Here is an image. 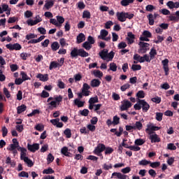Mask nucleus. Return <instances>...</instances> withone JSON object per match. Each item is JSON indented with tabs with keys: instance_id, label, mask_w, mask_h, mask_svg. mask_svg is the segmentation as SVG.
<instances>
[{
	"instance_id": "obj_1",
	"label": "nucleus",
	"mask_w": 179,
	"mask_h": 179,
	"mask_svg": "<svg viewBox=\"0 0 179 179\" xmlns=\"http://www.w3.org/2000/svg\"><path fill=\"white\" fill-rule=\"evenodd\" d=\"M62 96H55L54 97L50 96L48 99L47 104L48 110H54V108H57L58 106H59L61 101H62Z\"/></svg>"
},
{
	"instance_id": "obj_2",
	"label": "nucleus",
	"mask_w": 179,
	"mask_h": 179,
	"mask_svg": "<svg viewBox=\"0 0 179 179\" xmlns=\"http://www.w3.org/2000/svg\"><path fill=\"white\" fill-rule=\"evenodd\" d=\"M99 55L103 61L106 62H110V61H113V58H114V52L111 51L108 53L107 50H104L102 52H99Z\"/></svg>"
},
{
	"instance_id": "obj_3",
	"label": "nucleus",
	"mask_w": 179,
	"mask_h": 179,
	"mask_svg": "<svg viewBox=\"0 0 179 179\" xmlns=\"http://www.w3.org/2000/svg\"><path fill=\"white\" fill-rule=\"evenodd\" d=\"M133 58L135 61H137V62H140L141 64L145 62H150V57L148 55H145L144 56L141 57L138 54H135Z\"/></svg>"
},
{
	"instance_id": "obj_4",
	"label": "nucleus",
	"mask_w": 179,
	"mask_h": 179,
	"mask_svg": "<svg viewBox=\"0 0 179 179\" xmlns=\"http://www.w3.org/2000/svg\"><path fill=\"white\" fill-rule=\"evenodd\" d=\"M64 62H65V59L63 57L59 59V63L58 62H50L49 69L51 71L55 68H60V66L64 65Z\"/></svg>"
},
{
	"instance_id": "obj_5",
	"label": "nucleus",
	"mask_w": 179,
	"mask_h": 179,
	"mask_svg": "<svg viewBox=\"0 0 179 179\" xmlns=\"http://www.w3.org/2000/svg\"><path fill=\"white\" fill-rule=\"evenodd\" d=\"M161 127H157L153 125V123H149L147 124V128L145 129V132L148 134L150 135V134H153V131H159Z\"/></svg>"
},
{
	"instance_id": "obj_6",
	"label": "nucleus",
	"mask_w": 179,
	"mask_h": 179,
	"mask_svg": "<svg viewBox=\"0 0 179 179\" xmlns=\"http://www.w3.org/2000/svg\"><path fill=\"white\" fill-rule=\"evenodd\" d=\"M106 150V145L104 144L99 143L94 150L93 153L96 156H101V152Z\"/></svg>"
},
{
	"instance_id": "obj_7",
	"label": "nucleus",
	"mask_w": 179,
	"mask_h": 179,
	"mask_svg": "<svg viewBox=\"0 0 179 179\" xmlns=\"http://www.w3.org/2000/svg\"><path fill=\"white\" fill-rule=\"evenodd\" d=\"M35 20L29 19L27 20V23L28 24V26H36V24H38V23H40V22L43 21V19L40 15H36L34 17Z\"/></svg>"
},
{
	"instance_id": "obj_8",
	"label": "nucleus",
	"mask_w": 179,
	"mask_h": 179,
	"mask_svg": "<svg viewBox=\"0 0 179 179\" xmlns=\"http://www.w3.org/2000/svg\"><path fill=\"white\" fill-rule=\"evenodd\" d=\"M131 107L132 103L127 99H124L120 106V111H126V110H128V108H131Z\"/></svg>"
},
{
	"instance_id": "obj_9",
	"label": "nucleus",
	"mask_w": 179,
	"mask_h": 179,
	"mask_svg": "<svg viewBox=\"0 0 179 179\" xmlns=\"http://www.w3.org/2000/svg\"><path fill=\"white\" fill-rule=\"evenodd\" d=\"M139 52H141V54H145L146 52L149 51V43L141 41L139 43Z\"/></svg>"
},
{
	"instance_id": "obj_10",
	"label": "nucleus",
	"mask_w": 179,
	"mask_h": 179,
	"mask_svg": "<svg viewBox=\"0 0 179 179\" xmlns=\"http://www.w3.org/2000/svg\"><path fill=\"white\" fill-rule=\"evenodd\" d=\"M6 48L8 50H10L11 51H13V50H15V51H20V50H22V45L19 43H9L6 45Z\"/></svg>"
},
{
	"instance_id": "obj_11",
	"label": "nucleus",
	"mask_w": 179,
	"mask_h": 179,
	"mask_svg": "<svg viewBox=\"0 0 179 179\" xmlns=\"http://www.w3.org/2000/svg\"><path fill=\"white\" fill-rule=\"evenodd\" d=\"M90 89V85H89V84L84 83L83 85L82 93L83 96H87L90 94V91H89Z\"/></svg>"
},
{
	"instance_id": "obj_12",
	"label": "nucleus",
	"mask_w": 179,
	"mask_h": 179,
	"mask_svg": "<svg viewBox=\"0 0 179 179\" xmlns=\"http://www.w3.org/2000/svg\"><path fill=\"white\" fill-rule=\"evenodd\" d=\"M116 16L119 22H124L125 20H127L125 12H117L116 13Z\"/></svg>"
},
{
	"instance_id": "obj_13",
	"label": "nucleus",
	"mask_w": 179,
	"mask_h": 179,
	"mask_svg": "<svg viewBox=\"0 0 179 179\" xmlns=\"http://www.w3.org/2000/svg\"><path fill=\"white\" fill-rule=\"evenodd\" d=\"M28 150L34 153L36 150L40 149V144L34 143L33 145L27 144Z\"/></svg>"
},
{
	"instance_id": "obj_14",
	"label": "nucleus",
	"mask_w": 179,
	"mask_h": 179,
	"mask_svg": "<svg viewBox=\"0 0 179 179\" xmlns=\"http://www.w3.org/2000/svg\"><path fill=\"white\" fill-rule=\"evenodd\" d=\"M140 104L141 105V108H143V111L146 113L149 110V108H150V106L148 102H146L145 100L142 99L140 100Z\"/></svg>"
},
{
	"instance_id": "obj_15",
	"label": "nucleus",
	"mask_w": 179,
	"mask_h": 179,
	"mask_svg": "<svg viewBox=\"0 0 179 179\" xmlns=\"http://www.w3.org/2000/svg\"><path fill=\"white\" fill-rule=\"evenodd\" d=\"M149 135L152 143H156L160 141V138H159V136L156 133H151Z\"/></svg>"
},
{
	"instance_id": "obj_16",
	"label": "nucleus",
	"mask_w": 179,
	"mask_h": 179,
	"mask_svg": "<svg viewBox=\"0 0 179 179\" xmlns=\"http://www.w3.org/2000/svg\"><path fill=\"white\" fill-rule=\"evenodd\" d=\"M51 124L54 125L55 127H57V128H62L64 127V124L62 122H59V118L52 119L50 120Z\"/></svg>"
},
{
	"instance_id": "obj_17",
	"label": "nucleus",
	"mask_w": 179,
	"mask_h": 179,
	"mask_svg": "<svg viewBox=\"0 0 179 179\" xmlns=\"http://www.w3.org/2000/svg\"><path fill=\"white\" fill-rule=\"evenodd\" d=\"M127 175H124L120 172H114L112 173L111 178L127 179Z\"/></svg>"
},
{
	"instance_id": "obj_18",
	"label": "nucleus",
	"mask_w": 179,
	"mask_h": 179,
	"mask_svg": "<svg viewBox=\"0 0 179 179\" xmlns=\"http://www.w3.org/2000/svg\"><path fill=\"white\" fill-rule=\"evenodd\" d=\"M162 64L163 65L165 75L167 76V75H169V60L167 59H165L162 60Z\"/></svg>"
},
{
	"instance_id": "obj_19",
	"label": "nucleus",
	"mask_w": 179,
	"mask_h": 179,
	"mask_svg": "<svg viewBox=\"0 0 179 179\" xmlns=\"http://www.w3.org/2000/svg\"><path fill=\"white\" fill-rule=\"evenodd\" d=\"M166 5L169 9H174V8L177 9L179 8V2L178 1H176L174 3L173 1H170L166 3Z\"/></svg>"
},
{
	"instance_id": "obj_20",
	"label": "nucleus",
	"mask_w": 179,
	"mask_h": 179,
	"mask_svg": "<svg viewBox=\"0 0 179 179\" xmlns=\"http://www.w3.org/2000/svg\"><path fill=\"white\" fill-rule=\"evenodd\" d=\"M37 79H39L41 82H47L49 79L48 74H41L38 73L36 76Z\"/></svg>"
},
{
	"instance_id": "obj_21",
	"label": "nucleus",
	"mask_w": 179,
	"mask_h": 179,
	"mask_svg": "<svg viewBox=\"0 0 179 179\" xmlns=\"http://www.w3.org/2000/svg\"><path fill=\"white\" fill-rule=\"evenodd\" d=\"M127 40L128 41V44H132L135 40V35H134L132 32H129L127 34Z\"/></svg>"
},
{
	"instance_id": "obj_22",
	"label": "nucleus",
	"mask_w": 179,
	"mask_h": 179,
	"mask_svg": "<svg viewBox=\"0 0 179 179\" xmlns=\"http://www.w3.org/2000/svg\"><path fill=\"white\" fill-rule=\"evenodd\" d=\"M17 150H20V159H23L24 157H27V150L24 148H22V147H19L17 148Z\"/></svg>"
},
{
	"instance_id": "obj_23",
	"label": "nucleus",
	"mask_w": 179,
	"mask_h": 179,
	"mask_svg": "<svg viewBox=\"0 0 179 179\" xmlns=\"http://www.w3.org/2000/svg\"><path fill=\"white\" fill-rule=\"evenodd\" d=\"M21 160H23L24 163L27 164L28 167H33V166L34 165L33 161L29 159L27 157L21 159Z\"/></svg>"
},
{
	"instance_id": "obj_24",
	"label": "nucleus",
	"mask_w": 179,
	"mask_h": 179,
	"mask_svg": "<svg viewBox=\"0 0 179 179\" xmlns=\"http://www.w3.org/2000/svg\"><path fill=\"white\" fill-rule=\"evenodd\" d=\"M53 6H54V1H45L44 8H45L47 10H48L49 9H51V8H52Z\"/></svg>"
},
{
	"instance_id": "obj_25",
	"label": "nucleus",
	"mask_w": 179,
	"mask_h": 179,
	"mask_svg": "<svg viewBox=\"0 0 179 179\" xmlns=\"http://www.w3.org/2000/svg\"><path fill=\"white\" fill-rule=\"evenodd\" d=\"M70 55H71V58H76V57H78L79 55V49L74 48L71 50Z\"/></svg>"
},
{
	"instance_id": "obj_26",
	"label": "nucleus",
	"mask_w": 179,
	"mask_h": 179,
	"mask_svg": "<svg viewBox=\"0 0 179 179\" xmlns=\"http://www.w3.org/2000/svg\"><path fill=\"white\" fill-rule=\"evenodd\" d=\"M92 75H94L95 78H99V79H101V78H103V72L99 70H94L92 71Z\"/></svg>"
},
{
	"instance_id": "obj_27",
	"label": "nucleus",
	"mask_w": 179,
	"mask_h": 179,
	"mask_svg": "<svg viewBox=\"0 0 179 179\" xmlns=\"http://www.w3.org/2000/svg\"><path fill=\"white\" fill-rule=\"evenodd\" d=\"M101 83V82L97 79H93L91 81V86L92 87H99L100 86V84Z\"/></svg>"
},
{
	"instance_id": "obj_28",
	"label": "nucleus",
	"mask_w": 179,
	"mask_h": 179,
	"mask_svg": "<svg viewBox=\"0 0 179 179\" xmlns=\"http://www.w3.org/2000/svg\"><path fill=\"white\" fill-rule=\"evenodd\" d=\"M85 40H86V38L85 37V34L83 33H80L77 36V43L78 44H80V43H83V41H85Z\"/></svg>"
},
{
	"instance_id": "obj_29",
	"label": "nucleus",
	"mask_w": 179,
	"mask_h": 179,
	"mask_svg": "<svg viewBox=\"0 0 179 179\" xmlns=\"http://www.w3.org/2000/svg\"><path fill=\"white\" fill-rule=\"evenodd\" d=\"M73 102L78 108L83 107L85 106V101H80L79 99H74Z\"/></svg>"
},
{
	"instance_id": "obj_30",
	"label": "nucleus",
	"mask_w": 179,
	"mask_h": 179,
	"mask_svg": "<svg viewBox=\"0 0 179 179\" xmlns=\"http://www.w3.org/2000/svg\"><path fill=\"white\" fill-rule=\"evenodd\" d=\"M156 55H157V51L156 50V49H155V48H152L150 51V61H152V59H153L155 57H156Z\"/></svg>"
},
{
	"instance_id": "obj_31",
	"label": "nucleus",
	"mask_w": 179,
	"mask_h": 179,
	"mask_svg": "<svg viewBox=\"0 0 179 179\" xmlns=\"http://www.w3.org/2000/svg\"><path fill=\"white\" fill-rule=\"evenodd\" d=\"M134 129L135 131H136V129L138 131H141V129H142V128H143V124H142V122L137 121L136 122V123L134 124Z\"/></svg>"
},
{
	"instance_id": "obj_32",
	"label": "nucleus",
	"mask_w": 179,
	"mask_h": 179,
	"mask_svg": "<svg viewBox=\"0 0 179 179\" xmlns=\"http://www.w3.org/2000/svg\"><path fill=\"white\" fill-rule=\"evenodd\" d=\"M62 155H64V156H66L67 157H69L71 152H69L68 148L66 147H63L61 150Z\"/></svg>"
},
{
	"instance_id": "obj_33",
	"label": "nucleus",
	"mask_w": 179,
	"mask_h": 179,
	"mask_svg": "<svg viewBox=\"0 0 179 179\" xmlns=\"http://www.w3.org/2000/svg\"><path fill=\"white\" fill-rule=\"evenodd\" d=\"M56 19L57 20V23L59 24V27H61L64 22H65V18L61 15H57L56 16Z\"/></svg>"
},
{
	"instance_id": "obj_34",
	"label": "nucleus",
	"mask_w": 179,
	"mask_h": 179,
	"mask_svg": "<svg viewBox=\"0 0 179 179\" xmlns=\"http://www.w3.org/2000/svg\"><path fill=\"white\" fill-rule=\"evenodd\" d=\"M106 36H108V31L106 29H102L100 31V36H99V38L103 39L104 37H106Z\"/></svg>"
},
{
	"instance_id": "obj_35",
	"label": "nucleus",
	"mask_w": 179,
	"mask_h": 179,
	"mask_svg": "<svg viewBox=\"0 0 179 179\" xmlns=\"http://www.w3.org/2000/svg\"><path fill=\"white\" fill-rule=\"evenodd\" d=\"M26 108H27L26 107L25 105H21L20 106H18L17 108V114H22V113H24V111H26Z\"/></svg>"
},
{
	"instance_id": "obj_36",
	"label": "nucleus",
	"mask_w": 179,
	"mask_h": 179,
	"mask_svg": "<svg viewBox=\"0 0 179 179\" xmlns=\"http://www.w3.org/2000/svg\"><path fill=\"white\" fill-rule=\"evenodd\" d=\"M78 55L80 57H83V58H86V57H89V53L85 51L83 49H79Z\"/></svg>"
},
{
	"instance_id": "obj_37",
	"label": "nucleus",
	"mask_w": 179,
	"mask_h": 179,
	"mask_svg": "<svg viewBox=\"0 0 179 179\" xmlns=\"http://www.w3.org/2000/svg\"><path fill=\"white\" fill-rule=\"evenodd\" d=\"M134 1L135 0H122L121 5L122 6H128L130 3H134Z\"/></svg>"
},
{
	"instance_id": "obj_38",
	"label": "nucleus",
	"mask_w": 179,
	"mask_h": 179,
	"mask_svg": "<svg viewBox=\"0 0 179 179\" xmlns=\"http://www.w3.org/2000/svg\"><path fill=\"white\" fill-rule=\"evenodd\" d=\"M92 17V14L89 12V10H84L83 12V19H90Z\"/></svg>"
},
{
	"instance_id": "obj_39",
	"label": "nucleus",
	"mask_w": 179,
	"mask_h": 179,
	"mask_svg": "<svg viewBox=\"0 0 179 179\" xmlns=\"http://www.w3.org/2000/svg\"><path fill=\"white\" fill-rule=\"evenodd\" d=\"M57 87L59 89H65L66 85H65V83L62 82V80L59 79L57 80Z\"/></svg>"
},
{
	"instance_id": "obj_40",
	"label": "nucleus",
	"mask_w": 179,
	"mask_h": 179,
	"mask_svg": "<svg viewBox=\"0 0 179 179\" xmlns=\"http://www.w3.org/2000/svg\"><path fill=\"white\" fill-rule=\"evenodd\" d=\"M83 47L85 48V50L89 51L92 48V44L87 41H85L83 43Z\"/></svg>"
},
{
	"instance_id": "obj_41",
	"label": "nucleus",
	"mask_w": 179,
	"mask_h": 179,
	"mask_svg": "<svg viewBox=\"0 0 179 179\" xmlns=\"http://www.w3.org/2000/svg\"><path fill=\"white\" fill-rule=\"evenodd\" d=\"M51 48L52 51H57V50L59 49V43L58 42H53L51 45Z\"/></svg>"
},
{
	"instance_id": "obj_42",
	"label": "nucleus",
	"mask_w": 179,
	"mask_h": 179,
	"mask_svg": "<svg viewBox=\"0 0 179 179\" xmlns=\"http://www.w3.org/2000/svg\"><path fill=\"white\" fill-rule=\"evenodd\" d=\"M143 143H145V141H143V139H142V138L136 139L134 141V145H136L137 146H142V145H143Z\"/></svg>"
},
{
	"instance_id": "obj_43",
	"label": "nucleus",
	"mask_w": 179,
	"mask_h": 179,
	"mask_svg": "<svg viewBox=\"0 0 179 179\" xmlns=\"http://www.w3.org/2000/svg\"><path fill=\"white\" fill-rule=\"evenodd\" d=\"M128 149L130 150H133L134 152H139L141 150V148L138 145H130L128 147Z\"/></svg>"
},
{
	"instance_id": "obj_44",
	"label": "nucleus",
	"mask_w": 179,
	"mask_h": 179,
	"mask_svg": "<svg viewBox=\"0 0 179 179\" xmlns=\"http://www.w3.org/2000/svg\"><path fill=\"white\" fill-rule=\"evenodd\" d=\"M20 75L22 76V80L24 82L25 80H30V78H29V76L24 73V71H22L20 73Z\"/></svg>"
},
{
	"instance_id": "obj_45",
	"label": "nucleus",
	"mask_w": 179,
	"mask_h": 179,
	"mask_svg": "<svg viewBox=\"0 0 179 179\" xmlns=\"http://www.w3.org/2000/svg\"><path fill=\"white\" fill-rule=\"evenodd\" d=\"M136 96L138 99H145V92L143 90H140L137 92Z\"/></svg>"
},
{
	"instance_id": "obj_46",
	"label": "nucleus",
	"mask_w": 179,
	"mask_h": 179,
	"mask_svg": "<svg viewBox=\"0 0 179 179\" xmlns=\"http://www.w3.org/2000/svg\"><path fill=\"white\" fill-rule=\"evenodd\" d=\"M20 148L19 145H16L15 144H10L9 146L7 148V150H14L15 149H19Z\"/></svg>"
},
{
	"instance_id": "obj_47",
	"label": "nucleus",
	"mask_w": 179,
	"mask_h": 179,
	"mask_svg": "<svg viewBox=\"0 0 179 179\" xmlns=\"http://www.w3.org/2000/svg\"><path fill=\"white\" fill-rule=\"evenodd\" d=\"M151 101H153V103H156V104H160L162 98L159 96H155L154 98L151 99Z\"/></svg>"
},
{
	"instance_id": "obj_48",
	"label": "nucleus",
	"mask_w": 179,
	"mask_h": 179,
	"mask_svg": "<svg viewBox=\"0 0 179 179\" xmlns=\"http://www.w3.org/2000/svg\"><path fill=\"white\" fill-rule=\"evenodd\" d=\"M95 103H99V98H97V96L92 97L90 99V104H94Z\"/></svg>"
},
{
	"instance_id": "obj_49",
	"label": "nucleus",
	"mask_w": 179,
	"mask_h": 179,
	"mask_svg": "<svg viewBox=\"0 0 179 179\" xmlns=\"http://www.w3.org/2000/svg\"><path fill=\"white\" fill-rule=\"evenodd\" d=\"M5 65H6V61L3 59V57L0 55V67L5 68Z\"/></svg>"
},
{
	"instance_id": "obj_50",
	"label": "nucleus",
	"mask_w": 179,
	"mask_h": 179,
	"mask_svg": "<svg viewBox=\"0 0 179 179\" xmlns=\"http://www.w3.org/2000/svg\"><path fill=\"white\" fill-rule=\"evenodd\" d=\"M35 129H36V131H39V132H41L44 131V125L38 124L35 126Z\"/></svg>"
},
{
	"instance_id": "obj_51",
	"label": "nucleus",
	"mask_w": 179,
	"mask_h": 179,
	"mask_svg": "<svg viewBox=\"0 0 179 179\" xmlns=\"http://www.w3.org/2000/svg\"><path fill=\"white\" fill-rule=\"evenodd\" d=\"M153 19H154L153 15L150 14L148 15V20H149V24L150 26H153L155 24V20Z\"/></svg>"
},
{
	"instance_id": "obj_52",
	"label": "nucleus",
	"mask_w": 179,
	"mask_h": 179,
	"mask_svg": "<svg viewBox=\"0 0 179 179\" xmlns=\"http://www.w3.org/2000/svg\"><path fill=\"white\" fill-rule=\"evenodd\" d=\"M120 124V117L117 115L114 116L113 118V124L118 125Z\"/></svg>"
},
{
	"instance_id": "obj_53",
	"label": "nucleus",
	"mask_w": 179,
	"mask_h": 179,
	"mask_svg": "<svg viewBox=\"0 0 179 179\" xmlns=\"http://www.w3.org/2000/svg\"><path fill=\"white\" fill-rule=\"evenodd\" d=\"M87 128L91 132H94V131H96V126H94V124H89L87 125Z\"/></svg>"
},
{
	"instance_id": "obj_54",
	"label": "nucleus",
	"mask_w": 179,
	"mask_h": 179,
	"mask_svg": "<svg viewBox=\"0 0 179 179\" xmlns=\"http://www.w3.org/2000/svg\"><path fill=\"white\" fill-rule=\"evenodd\" d=\"M59 43L62 47H66V46L69 45V44H68L66 43V40H65V38H62L59 40Z\"/></svg>"
},
{
	"instance_id": "obj_55",
	"label": "nucleus",
	"mask_w": 179,
	"mask_h": 179,
	"mask_svg": "<svg viewBox=\"0 0 179 179\" xmlns=\"http://www.w3.org/2000/svg\"><path fill=\"white\" fill-rule=\"evenodd\" d=\"M132 71H141L142 69V66L139 64H133L131 66Z\"/></svg>"
},
{
	"instance_id": "obj_56",
	"label": "nucleus",
	"mask_w": 179,
	"mask_h": 179,
	"mask_svg": "<svg viewBox=\"0 0 179 179\" xmlns=\"http://www.w3.org/2000/svg\"><path fill=\"white\" fill-rule=\"evenodd\" d=\"M109 71H113V72H116L117 71V64H115V63H110Z\"/></svg>"
},
{
	"instance_id": "obj_57",
	"label": "nucleus",
	"mask_w": 179,
	"mask_h": 179,
	"mask_svg": "<svg viewBox=\"0 0 179 179\" xmlns=\"http://www.w3.org/2000/svg\"><path fill=\"white\" fill-rule=\"evenodd\" d=\"M150 161H148L146 159H142L138 162V164L140 166H148V164H150Z\"/></svg>"
},
{
	"instance_id": "obj_58",
	"label": "nucleus",
	"mask_w": 179,
	"mask_h": 179,
	"mask_svg": "<svg viewBox=\"0 0 179 179\" xmlns=\"http://www.w3.org/2000/svg\"><path fill=\"white\" fill-rule=\"evenodd\" d=\"M129 87H131V85H129V83H126L120 87V90L122 92H125V90L129 89Z\"/></svg>"
},
{
	"instance_id": "obj_59",
	"label": "nucleus",
	"mask_w": 179,
	"mask_h": 179,
	"mask_svg": "<svg viewBox=\"0 0 179 179\" xmlns=\"http://www.w3.org/2000/svg\"><path fill=\"white\" fill-rule=\"evenodd\" d=\"M64 135H66V138H71L72 136V133L71 132L70 129H66L64 131Z\"/></svg>"
},
{
	"instance_id": "obj_60",
	"label": "nucleus",
	"mask_w": 179,
	"mask_h": 179,
	"mask_svg": "<svg viewBox=\"0 0 179 179\" xmlns=\"http://www.w3.org/2000/svg\"><path fill=\"white\" fill-rule=\"evenodd\" d=\"M37 37V35L34 34H28L26 35L25 38L27 40H31V38H36Z\"/></svg>"
},
{
	"instance_id": "obj_61",
	"label": "nucleus",
	"mask_w": 179,
	"mask_h": 179,
	"mask_svg": "<svg viewBox=\"0 0 179 179\" xmlns=\"http://www.w3.org/2000/svg\"><path fill=\"white\" fill-rule=\"evenodd\" d=\"M80 114L83 117H87L89 115V110L84 109L83 110H80Z\"/></svg>"
},
{
	"instance_id": "obj_62",
	"label": "nucleus",
	"mask_w": 179,
	"mask_h": 179,
	"mask_svg": "<svg viewBox=\"0 0 179 179\" xmlns=\"http://www.w3.org/2000/svg\"><path fill=\"white\" fill-rule=\"evenodd\" d=\"M166 162L169 164V166H173V164L174 163V157H169L166 160Z\"/></svg>"
},
{
	"instance_id": "obj_63",
	"label": "nucleus",
	"mask_w": 179,
	"mask_h": 179,
	"mask_svg": "<svg viewBox=\"0 0 179 179\" xmlns=\"http://www.w3.org/2000/svg\"><path fill=\"white\" fill-rule=\"evenodd\" d=\"M103 170H110L111 169H113V164H103V166H102Z\"/></svg>"
},
{
	"instance_id": "obj_64",
	"label": "nucleus",
	"mask_w": 179,
	"mask_h": 179,
	"mask_svg": "<svg viewBox=\"0 0 179 179\" xmlns=\"http://www.w3.org/2000/svg\"><path fill=\"white\" fill-rule=\"evenodd\" d=\"M54 173V170L52 169L49 168L48 169H45L43 171V174H52Z\"/></svg>"
}]
</instances>
